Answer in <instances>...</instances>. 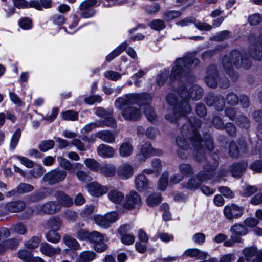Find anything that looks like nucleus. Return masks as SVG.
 Returning <instances> with one entry per match:
<instances>
[{"mask_svg": "<svg viewBox=\"0 0 262 262\" xmlns=\"http://www.w3.org/2000/svg\"><path fill=\"white\" fill-rule=\"evenodd\" d=\"M55 197L60 206L70 207L73 204V199L62 191L56 192Z\"/></svg>", "mask_w": 262, "mask_h": 262, "instance_id": "obj_24", "label": "nucleus"}, {"mask_svg": "<svg viewBox=\"0 0 262 262\" xmlns=\"http://www.w3.org/2000/svg\"><path fill=\"white\" fill-rule=\"evenodd\" d=\"M162 151L154 149L149 143H146L142 146L140 152L137 155V159L140 162H144L151 155H160Z\"/></svg>", "mask_w": 262, "mask_h": 262, "instance_id": "obj_14", "label": "nucleus"}, {"mask_svg": "<svg viewBox=\"0 0 262 262\" xmlns=\"http://www.w3.org/2000/svg\"><path fill=\"white\" fill-rule=\"evenodd\" d=\"M144 114L149 121L153 124H156L157 122V117L152 108L147 106L144 110Z\"/></svg>", "mask_w": 262, "mask_h": 262, "instance_id": "obj_45", "label": "nucleus"}, {"mask_svg": "<svg viewBox=\"0 0 262 262\" xmlns=\"http://www.w3.org/2000/svg\"><path fill=\"white\" fill-rule=\"evenodd\" d=\"M135 182L136 187L139 191H144L148 188L149 182L144 174L137 176Z\"/></svg>", "mask_w": 262, "mask_h": 262, "instance_id": "obj_30", "label": "nucleus"}, {"mask_svg": "<svg viewBox=\"0 0 262 262\" xmlns=\"http://www.w3.org/2000/svg\"><path fill=\"white\" fill-rule=\"evenodd\" d=\"M133 150V146L130 143L124 142L119 147V154L122 157H128L132 154Z\"/></svg>", "mask_w": 262, "mask_h": 262, "instance_id": "obj_37", "label": "nucleus"}, {"mask_svg": "<svg viewBox=\"0 0 262 262\" xmlns=\"http://www.w3.org/2000/svg\"><path fill=\"white\" fill-rule=\"evenodd\" d=\"M67 177V172L58 169L52 170L44 175L42 181L49 185H54L63 181Z\"/></svg>", "mask_w": 262, "mask_h": 262, "instance_id": "obj_7", "label": "nucleus"}, {"mask_svg": "<svg viewBox=\"0 0 262 262\" xmlns=\"http://www.w3.org/2000/svg\"><path fill=\"white\" fill-rule=\"evenodd\" d=\"M161 201V195L160 193H153L150 195L146 199L147 204L151 207L159 204Z\"/></svg>", "mask_w": 262, "mask_h": 262, "instance_id": "obj_44", "label": "nucleus"}, {"mask_svg": "<svg viewBox=\"0 0 262 262\" xmlns=\"http://www.w3.org/2000/svg\"><path fill=\"white\" fill-rule=\"evenodd\" d=\"M48 191V188H46L44 190H37L28 196L27 201L29 202L33 203L43 200L46 198Z\"/></svg>", "mask_w": 262, "mask_h": 262, "instance_id": "obj_32", "label": "nucleus"}, {"mask_svg": "<svg viewBox=\"0 0 262 262\" xmlns=\"http://www.w3.org/2000/svg\"><path fill=\"white\" fill-rule=\"evenodd\" d=\"M126 42H124L111 52L106 57L107 61L110 62L119 56L128 47Z\"/></svg>", "mask_w": 262, "mask_h": 262, "instance_id": "obj_36", "label": "nucleus"}, {"mask_svg": "<svg viewBox=\"0 0 262 262\" xmlns=\"http://www.w3.org/2000/svg\"><path fill=\"white\" fill-rule=\"evenodd\" d=\"M48 226L51 228V230H59L62 225V220L59 217H52L47 222Z\"/></svg>", "mask_w": 262, "mask_h": 262, "instance_id": "obj_42", "label": "nucleus"}, {"mask_svg": "<svg viewBox=\"0 0 262 262\" xmlns=\"http://www.w3.org/2000/svg\"><path fill=\"white\" fill-rule=\"evenodd\" d=\"M81 168H80L79 169L75 170H76L75 173L77 179L82 182L90 181L92 180L90 175L85 171L81 170Z\"/></svg>", "mask_w": 262, "mask_h": 262, "instance_id": "obj_46", "label": "nucleus"}, {"mask_svg": "<svg viewBox=\"0 0 262 262\" xmlns=\"http://www.w3.org/2000/svg\"><path fill=\"white\" fill-rule=\"evenodd\" d=\"M40 251L44 255L51 257L54 255L60 254L61 251L60 248H54L46 242L42 243L40 246Z\"/></svg>", "mask_w": 262, "mask_h": 262, "instance_id": "obj_21", "label": "nucleus"}, {"mask_svg": "<svg viewBox=\"0 0 262 262\" xmlns=\"http://www.w3.org/2000/svg\"><path fill=\"white\" fill-rule=\"evenodd\" d=\"M85 166L93 171H98L100 167V163L94 159L86 158L84 161Z\"/></svg>", "mask_w": 262, "mask_h": 262, "instance_id": "obj_40", "label": "nucleus"}, {"mask_svg": "<svg viewBox=\"0 0 262 262\" xmlns=\"http://www.w3.org/2000/svg\"><path fill=\"white\" fill-rule=\"evenodd\" d=\"M62 117L65 120H77L78 117V113L73 110H68L62 113Z\"/></svg>", "mask_w": 262, "mask_h": 262, "instance_id": "obj_54", "label": "nucleus"}, {"mask_svg": "<svg viewBox=\"0 0 262 262\" xmlns=\"http://www.w3.org/2000/svg\"><path fill=\"white\" fill-rule=\"evenodd\" d=\"M231 232V238L237 243H242V236H244L248 233L247 227L242 224H236L230 228Z\"/></svg>", "mask_w": 262, "mask_h": 262, "instance_id": "obj_17", "label": "nucleus"}, {"mask_svg": "<svg viewBox=\"0 0 262 262\" xmlns=\"http://www.w3.org/2000/svg\"><path fill=\"white\" fill-rule=\"evenodd\" d=\"M88 191L93 195L99 196L106 193L107 189L97 182H92L87 186Z\"/></svg>", "mask_w": 262, "mask_h": 262, "instance_id": "obj_22", "label": "nucleus"}, {"mask_svg": "<svg viewBox=\"0 0 262 262\" xmlns=\"http://www.w3.org/2000/svg\"><path fill=\"white\" fill-rule=\"evenodd\" d=\"M179 60H182L181 63L182 66L189 72V69L196 67L200 62L199 59L191 56H187L184 58L178 59Z\"/></svg>", "mask_w": 262, "mask_h": 262, "instance_id": "obj_29", "label": "nucleus"}, {"mask_svg": "<svg viewBox=\"0 0 262 262\" xmlns=\"http://www.w3.org/2000/svg\"><path fill=\"white\" fill-rule=\"evenodd\" d=\"M257 191V188L255 186L247 185L242 191V195L244 196H250Z\"/></svg>", "mask_w": 262, "mask_h": 262, "instance_id": "obj_63", "label": "nucleus"}, {"mask_svg": "<svg viewBox=\"0 0 262 262\" xmlns=\"http://www.w3.org/2000/svg\"><path fill=\"white\" fill-rule=\"evenodd\" d=\"M95 223L100 227L107 228L110 227V225L108 222L106 220V217L102 215H96L95 216Z\"/></svg>", "mask_w": 262, "mask_h": 262, "instance_id": "obj_58", "label": "nucleus"}, {"mask_svg": "<svg viewBox=\"0 0 262 262\" xmlns=\"http://www.w3.org/2000/svg\"><path fill=\"white\" fill-rule=\"evenodd\" d=\"M108 198L112 202L120 204L124 199V194L117 189H112L108 192Z\"/></svg>", "mask_w": 262, "mask_h": 262, "instance_id": "obj_34", "label": "nucleus"}, {"mask_svg": "<svg viewBox=\"0 0 262 262\" xmlns=\"http://www.w3.org/2000/svg\"><path fill=\"white\" fill-rule=\"evenodd\" d=\"M61 207L57 202L49 201L42 204H36L33 207H28L26 210L27 217H29L33 214L43 215L52 214L58 212Z\"/></svg>", "mask_w": 262, "mask_h": 262, "instance_id": "obj_5", "label": "nucleus"}, {"mask_svg": "<svg viewBox=\"0 0 262 262\" xmlns=\"http://www.w3.org/2000/svg\"><path fill=\"white\" fill-rule=\"evenodd\" d=\"M223 67L230 75L233 73L234 67L238 68L243 66L245 69H248L251 65V61L244 58L242 54L239 51H232L229 55H225L222 60Z\"/></svg>", "mask_w": 262, "mask_h": 262, "instance_id": "obj_3", "label": "nucleus"}, {"mask_svg": "<svg viewBox=\"0 0 262 262\" xmlns=\"http://www.w3.org/2000/svg\"><path fill=\"white\" fill-rule=\"evenodd\" d=\"M203 183V181L196 176L189 179L187 182L182 183L183 188H187L191 190H196Z\"/></svg>", "mask_w": 262, "mask_h": 262, "instance_id": "obj_31", "label": "nucleus"}, {"mask_svg": "<svg viewBox=\"0 0 262 262\" xmlns=\"http://www.w3.org/2000/svg\"><path fill=\"white\" fill-rule=\"evenodd\" d=\"M34 189V187L29 184L20 183L16 188V192L19 194L28 193L32 191Z\"/></svg>", "mask_w": 262, "mask_h": 262, "instance_id": "obj_52", "label": "nucleus"}, {"mask_svg": "<svg viewBox=\"0 0 262 262\" xmlns=\"http://www.w3.org/2000/svg\"><path fill=\"white\" fill-rule=\"evenodd\" d=\"M95 257V253L92 251H83L81 252L78 258L77 262H90L93 260Z\"/></svg>", "mask_w": 262, "mask_h": 262, "instance_id": "obj_41", "label": "nucleus"}, {"mask_svg": "<svg viewBox=\"0 0 262 262\" xmlns=\"http://www.w3.org/2000/svg\"><path fill=\"white\" fill-rule=\"evenodd\" d=\"M205 102L207 105L214 106L217 111H222L225 107V100L222 96H214L212 94H208L205 98Z\"/></svg>", "mask_w": 262, "mask_h": 262, "instance_id": "obj_13", "label": "nucleus"}, {"mask_svg": "<svg viewBox=\"0 0 262 262\" xmlns=\"http://www.w3.org/2000/svg\"><path fill=\"white\" fill-rule=\"evenodd\" d=\"M226 100L227 104L231 105H236L239 101L237 95L233 93H228L226 96Z\"/></svg>", "mask_w": 262, "mask_h": 262, "instance_id": "obj_62", "label": "nucleus"}, {"mask_svg": "<svg viewBox=\"0 0 262 262\" xmlns=\"http://www.w3.org/2000/svg\"><path fill=\"white\" fill-rule=\"evenodd\" d=\"M54 144V141L53 140H45L40 143L39 148L41 151L45 152L52 149Z\"/></svg>", "mask_w": 262, "mask_h": 262, "instance_id": "obj_57", "label": "nucleus"}, {"mask_svg": "<svg viewBox=\"0 0 262 262\" xmlns=\"http://www.w3.org/2000/svg\"><path fill=\"white\" fill-rule=\"evenodd\" d=\"M258 45L262 48V35L258 37L255 43L250 45L248 53L249 55L255 59L260 60L262 59V50L258 47Z\"/></svg>", "mask_w": 262, "mask_h": 262, "instance_id": "obj_18", "label": "nucleus"}, {"mask_svg": "<svg viewBox=\"0 0 262 262\" xmlns=\"http://www.w3.org/2000/svg\"><path fill=\"white\" fill-rule=\"evenodd\" d=\"M217 77L216 67L214 65L209 66L207 70V75L205 78L206 84L212 88H216L218 84Z\"/></svg>", "mask_w": 262, "mask_h": 262, "instance_id": "obj_16", "label": "nucleus"}, {"mask_svg": "<svg viewBox=\"0 0 262 262\" xmlns=\"http://www.w3.org/2000/svg\"><path fill=\"white\" fill-rule=\"evenodd\" d=\"M20 136L21 130L19 128L17 129L13 134L10 141V147L12 150H13L16 148Z\"/></svg>", "mask_w": 262, "mask_h": 262, "instance_id": "obj_53", "label": "nucleus"}, {"mask_svg": "<svg viewBox=\"0 0 262 262\" xmlns=\"http://www.w3.org/2000/svg\"><path fill=\"white\" fill-rule=\"evenodd\" d=\"M96 136L102 141L108 143H113L116 140V135L108 130L98 132L96 133Z\"/></svg>", "mask_w": 262, "mask_h": 262, "instance_id": "obj_28", "label": "nucleus"}, {"mask_svg": "<svg viewBox=\"0 0 262 262\" xmlns=\"http://www.w3.org/2000/svg\"><path fill=\"white\" fill-rule=\"evenodd\" d=\"M182 62V60H179L178 59L176 61L175 66L172 69L169 77L171 81L179 79L188 73L184 67L182 66L181 64Z\"/></svg>", "mask_w": 262, "mask_h": 262, "instance_id": "obj_19", "label": "nucleus"}, {"mask_svg": "<svg viewBox=\"0 0 262 262\" xmlns=\"http://www.w3.org/2000/svg\"><path fill=\"white\" fill-rule=\"evenodd\" d=\"M191 126L190 130L187 125H183L181 128V135L177 137L176 144L179 148L187 150L189 148V144L186 140L189 138L194 148L193 154L195 160L201 162L205 159V150L203 147L202 142L203 140L197 131L201 126L200 119L195 117H191L189 119Z\"/></svg>", "mask_w": 262, "mask_h": 262, "instance_id": "obj_1", "label": "nucleus"}, {"mask_svg": "<svg viewBox=\"0 0 262 262\" xmlns=\"http://www.w3.org/2000/svg\"><path fill=\"white\" fill-rule=\"evenodd\" d=\"M183 92L181 86L178 90L179 98L175 94L173 93L169 94L167 96V103L169 105L174 106L173 110V115L167 114L165 116V119L171 122L175 121L177 118L185 116L191 111V108L188 102H186L181 97L182 95L180 93Z\"/></svg>", "mask_w": 262, "mask_h": 262, "instance_id": "obj_2", "label": "nucleus"}, {"mask_svg": "<svg viewBox=\"0 0 262 262\" xmlns=\"http://www.w3.org/2000/svg\"><path fill=\"white\" fill-rule=\"evenodd\" d=\"M238 146L237 144L234 142H232L229 145V153L231 157L233 158H237L239 156L240 151L242 152L247 151V145L244 141H241L238 143Z\"/></svg>", "mask_w": 262, "mask_h": 262, "instance_id": "obj_20", "label": "nucleus"}, {"mask_svg": "<svg viewBox=\"0 0 262 262\" xmlns=\"http://www.w3.org/2000/svg\"><path fill=\"white\" fill-rule=\"evenodd\" d=\"M181 13L178 11H168L164 13L163 15L164 19L166 21H170L173 19L180 16Z\"/></svg>", "mask_w": 262, "mask_h": 262, "instance_id": "obj_60", "label": "nucleus"}, {"mask_svg": "<svg viewBox=\"0 0 262 262\" xmlns=\"http://www.w3.org/2000/svg\"><path fill=\"white\" fill-rule=\"evenodd\" d=\"M18 257L25 262H30L32 259V253L27 250L20 249L17 253Z\"/></svg>", "mask_w": 262, "mask_h": 262, "instance_id": "obj_48", "label": "nucleus"}, {"mask_svg": "<svg viewBox=\"0 0 262 262\" xmlns=\"http://www.w3.org/2000/svg\"><path fill=\"white\" fill-rule=\"evenodd\" d=\"M184 254L187 256L195 258L198 260H204L207 257V253L196 248H189L185 250Z\"/></svg>", "mask_w": 262, "mask_h": 262, "instance_id": "obj_27", "label": "nucleus"}, {"mask_svg": "<svg viewBox=\"0 0 262 262\" xmlns=\"http://www.w3.org/2000/svg\"><path fill=\"white\" fill-rule=\"evenodd\" d=\"M97 151L99 156L104 158H112L115 154L114 148L104 144L99 145Z\"/></svg>", "mask_w": 262, "mask_h": 262, "instance_id": "obj_26", "label": "nucleus"}, {"mask_svg": "<svg viewBox=\"0 0 262 262\" xmlns=\"http://www.w3.org/2000/svg\"><path fill=\"white\" fill-rule=\"evenodd\" d=\"M40 242V239L38 237L33 236L25 243V246L28 249H34L38 246Z\"/></svg>", "mask_w": 262, "mask_h": 262, "instance_id": "obj_56", "label": "nucleus"}, {"mask_svg": "<svg viewBox=\"0 0 262 262\" xmlns=\"http://www.w3.org/2000/svg\"><path fill=\"white\" fill-rule=\"evenodd\" d=\"M105 77L111 80L116 81L121 77V75L118 72L108 71L105 73Z\"/></svg>", "mask_w": 262, "mask_h": 262, "instance_id": "obj_64", "label": "nucleus"}, {"mask_svg": "<svg viewBox=\"0 0 262 262\" xmlns=\"http://www.w3.org/2000/svg\"><path fill=\"white\" fill-rule=\"evenodd\" d=\"M100 123L102 124L101 127H103L104 126L113 128L117 127L116 121L111 116L105 117L103 121H100Z\"/></svg>", "mask_w": 262, "mask_h": 262, "instance_id": "obj_59", "label": "nucleus"}, {"mask_svg": "<svg viewBox=\"0 0 262 262\" xmlns=\"http://www.w3.org/2000/svg\"><path fill=\"white\" fill-rule=\"evenodd\" d=\"M47 239L52 243H58L61 238L60 235L56 231L50 230L46 234Z\"/></svg>", "mask_w": 262, "mask_h": 262, "instance_id": "obj_49", "label": "nucleus"}, {"mask_svg": "<svg viewBox=\"0 0 262 262\" xmlns=\"http://www.w3.org/2000/svg\"><path fill=\"white\" fill-rule=\"evenodd\" d=\"M25 207V203L21 200L9 202L5 205L6 209L12 213L20 212L23 211Z\"/></svg>", "mask_w": 262, "mask_h": 262, "instance_id": "obj_25", "label": "nucleus"}, {"mask_svg": "<svg viewBox=\"0 0 262 262\" xmlns=\"http://www.w3.org/2000/svg\"><path fill=\"white\" fill-rule=\"evenodd\" d=\"M149 26L152 29L159 31L164 29L166 25L162 20L155 19L150 23Z\"/></svg>", "mask_w": 262, "mask_h": 262, "instance_id": "obj_61", "label": "nucleus"}, {"mask_svg": "<svg viewBox=\"0 0 262 262\" xmlns=\"http://www.w3.org/2000/svg\"><path fill=\"white\" fill-rule=\"evenodd\" d=\"M258 251L256 247L253 246L245 248L243 250V253L246 260L249 261Z\"/></svg>", "mask_w": 262, "mask_h": 262, "instance_id": "obj_50", "label": "nucleus"}, {"mask_svg": "<svg viewBox=\"0 0 262 262\" xmlns=\"http://www.w3.org/2000/svg\"><path fill=\"white\" fill-rule=\"evenodd\" d=\"M225 217L232 220L234 219H238L243 214V208L234 204L226 205L223 210Z\"/></svg>", "mask_w": 262, "mask_h": 262, "instance_id": "obj_11", "label": "nucleus"}, {"mask_svg": "<svg viewBox=\"0 0 262 262\" xmlns=\"http://www.w3.org/2000/svg\"><path fill=\"white\" fill-rule=\"evenodd\" d=\"M100 172L106 177H113L117 173V169L114 165L110 164H105L100 166Z\"/></svg>", "mask_w": 262, "mask_h": 262, "instance_id": "obj_33", "label": "nucleus"}, {"mask_svg": "<svg viewBox=\"0 0 262 262\" xmlns=\"http://www.w3.org/2000/svg\"><path fill=\"white\" fill-rule=\"evenodd\" d=\"M217 165V161L215 160L212 162L208 161L204 165L203 170L196 175V178L200 179L203 182L211 179L215 174Z\"/></svg>", "mask_w": 262, "mask_h": 262, "instance_id": "obj_6", "label": "nucleus"}, {"mask_svg": "<svg viewBox=\"0 0 262 262\" xmlns=\"http://www.w3.org/2000/svg\"><path fill=\"white\" fill-rule=\"evenodd\" d=\"M236 124L240 127L243 128H248L250 126V120L245 116L239 115L236 120Z\"/></svg>", "mask_w": 262, "mask_h": 262, "instance_id": "obj_55", "label": "nucleus"}, {"mask_svg": "<svg viewBox=\"0 0 262 262\" xmlns=\"http://www.w3.org/2000/svg\"><path fill=\"white\" fill-rule=\"evenodd\" d=\"M247 166L246 162H241L233 164L230 167V171L232 176L235 178L241 177L245 172Z\"/></svg>", "mask_w": 262, "mask_h": 262, "instance_id": "obj_23", "label": "nucleus"}, {"mask_svg": "<svg viewBox=\"0 0 262 262\" xmlns=\"http://www.w3.org/2000/svg\"><path fill=\"white\" fill-rule=\"evenodd\" d=\"M103 240V235L99 232L94 231L90 233L89 241L94 244V248L98 252H102L107 248Z\"/></svg>", "mask_w": 262, "mask_h": 262, "instance_id": "obj_12", "label": "nucleus"}, {"mask_svg": "<svg viewBox=\"0 0 262 262\" xmlns=\"http://www.w3.org/2000/svg\"><path fill=\"white\" fill-rule=\"evenodd\" d=\"M179 170L181 172L182 176H187L193 174V169L189 164L182 163L179 166Z\"/></svg>", "mask_w": 262, "mask_h": 262, "instance_id": "obj_47", "label": "nucleus"}, {"mask_svg": "<svg viewBox=\"0 0 262 262\" xmlns=\"http://www.w3.org/2000/svg\"><path fill=\"white\" fill-rule=\"evenodd\" d=\"M128 104L123 106L121 108V115L124 119L128 121H136L140 119L142 116L141 111Z\"/></svg>", "mask_w": 262, "mask_h": 262, "instance_id": "obj_9", "label": "nucleus"}, {"mask_svg": "<svg viewBox=\"0 0 262 262\" xmlns=\"http://www.w3.org/2000/svg\"><path fill=\"white\" fill-rule=\"evenodd\" d=\"M169 76V72L167 70L161 71L156 76V83L159 86H162L167 80Z\"/></svg>", "mask_w": 262, "mask_h": 262, "instance_id": "obj_43", "label": "nucleus"}, {"mask_svg": "<svg viewBox=\"0 0 262 262\" xmlns=\"http://www.w3.org/2000/svg\"><path fill=\"white\" fill-rule=\"evenodd\" d=\"M169 174L167 172H164L160 178L158 186V188L161 190H165L168 184Z\"/></svg>", "mask_w": 262, "mask_h": 262, "instance_id": "obj_51", "label": "nucleus"}, {"mask_svg": "<svg viewBox=\"0 0 262 262\" xmlns=\"http://www.w3.org/2000/svg\"><path fill=\"white\" fill-rule=\"evenodd\" d=\"M141 203L140 195L136 191L132 190L126 195L125 200L123 203V207L127 209H132L140 206Z\"/></svg>", "mask_w": 262, "mask_h": 262, "instance_id": "obj_10", "label": "nucleus"}, {"mask_svg": "<svg viewBox=\"0 0 262 262\" xmlns=\"http://www.w3.org/2000/svg\"><path fill=\"white\" fill-rule=\"evenodd\" d=\"M181 90L183 92L181 93V97L187 102L188 98L190 97L192 99L198 100L201 98L203 94V89L198 85H193L190 88L189 92L187 91L185 85L181 86Z\"/></svg>", "mask_w": 262, "mask_h": 262, "instance_id": "obj_8", "label": "nucleus"}, {"mask_svg": "<svg viewBox=\"0 0 262 262\" xmlns=\"http://www.w3.org/2000/svg\"><path fill=\"white\" fill-rule=\"evenodd\" d=\"M135 173L133 166L128 163H124L121 164L117 169L118 176L122 180H127L131 178Z\"/></svg>", "mask_w": 262, "mask_h": 262, "instance_id": "obj_15", "label": "nucleus"}, {"mask_svg": "<svg viewBox=\"0 0 262 262\" xmlns=\"http://www.w3.org/2000/svg\"><path fill=\"white\" fill-rule=\"evenodd\" d=\"M151 102V96L149 93H133L127 95L125 98H117L115 105L116 108H121L123 106L128 104L136 103L140 106H149Z\"/></svg>", "mask_w": 262, "mask_h": 262, "instance_id": "obj_4", "label": "nucleus"}, {"mask_svg": "<svg viewBox=\"0 0 262 262\" xmlns=\"http://www.w3.org/2000/svg\"><path fill=\"white\" fill-rule=\"evenodd\" d=\"M11 232L19 235H25L28 232L26 226L21 223H17L13 224L10 228Z\"/></svg>", "mask_w": 262, "mask_h": 262, "instance_id": "obj_39", "label": "nucleus"}, {"mask_svg": "<svg viewBox=\"0 0 262 262\" xmlns=\"http://www.w3.org/2000/svg\"><path fill=\"white\" fill-rule=\"evenodd\" d=\"M59 159L61 166L66 170L71 171L73 169H79L82 168L83 166L80 163L73 164L66 158L60 157Z\"/></svg>", "mask_w": 262, "mask_h": 262, "instance_id": "obj_35", "label": "nucleus"}, {"mask_svg": "<svg viewBox=\"0 0 262 262\" xmlns=\"http://www.w3.org/2000/svg\"><path fill=\"white\" fill-rule=\"evenodd\" d=\"M63 242L67 247L73 250H77L80 247L78 242L74 238L69 235H65L64 236Z\"/></svg>", "mask_w": 262, "mask_h": 262, "instance_id": "obj_38", "label": "nucleus"}]
</instances>
